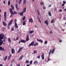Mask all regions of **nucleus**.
Returning <instances> with one entry per match:
<instances>
[{"instance_id":"f704fd0d","label":"nucleus","mask_w":66,"mask_h":66,"mask_svg":"<svg viewBox=\"0 0 66 66\" xmlns=\"http://www.w3.org/2000/svg\"><path fill=\"white\" fill-rule=\"evenodd\" d=\"M38 63V62L37 61H35L34 63V64H35L36 63Z\"/></svg>"},{"instance_id":"1a4fd4ad","label":"nucleus","mask_w":66,"mask_h":66,"mask_svg":"<svg viewBox=\"0 0 66 66\" xmlns=\"http://www.w3.org/2000/svg\"><path fill=\"white\" fill-rule=\"evenodd\" d=\"M0 50H1V51H5V49L3 48L2 47L0 46Z\"/></svg>"},{"instance_id":"473e14b6","label":"nucleus","mask_w":66,"mask_h":66,"mask_svg":"<svg viewBox=\"0 0 66 66\" xmlns=\"http://www.w3.org/2000/svg\"><path fill=\"white\" fill-rule=\"evenodd\" d=\"M4 39H3V42H5V38H6V37H4Z\"/></svg>"},{"instance_id":"3c124183","label":"nucleus","mask_w":66,"mask_h":66,"mask_svg":"<svg viewBox=\"0 0 66 66\" xmlns=\"http://www.w3.org/2000/svg\"><path fill=\"white\" fill-rule=\"evenodd\" d=\"M19 39V37H17L16 38V40H18V39Z\"/></svg>"},{"instance_id":"0e129e2a","label":"nucleus","mask_w":66,"mask_h":66,"mask_svg":"<svg viewBox=\"0 0 66 66\" xmlns=\"http://www.w3.org/2000/svg\"><path fill=\"white\" fill-rule=\"evenodd\" d=\"M46 9V8L45 7H44L43 8V9Z\"/></svg>"},{"instance_id":"72a5a7b5","label":"nucleus","mask_w":66,"mask_h":66,"mask_svg":"<svg viewBox=\"0 0 66 66\" xmlns=\"http://www.w3.org/2000/svg\"><path fill=\"white\" fill-rule=\"evenodd\" d=\"M7 56H6L5 58L4 59V61H6V59H7Z\"/></svg>"},{"instance_id":"bb28decb","label":"nucleus","mask_w":66,"mask_h":66,"mask_svg":"<svg viewBox=\"0 0 66 66\" xmlns=\"http://www.w3.org/2000/svg\"><path fill=\"white\" fill-rule=\"evenodd\" d=\"M33 32H34V31H29V34H32V33H33Z\"/></svg>"},{"instance_id":"6ab92c4d","label":"nucleus","mask_w":66,"mask_h":66,"mask_svg":"<svg viewBox=\"0 0 66 66\" xmlns=\"http://www.w3.org/2000/svg\"><path fill=\"white\" fill-rule=\"evenodd\" d=\"M37 41L39 42H40V43H43V41L42 40H39L38 39H37Z\"/></svg>"},{"instance_id":"c85d7f7f","label":"nucleus","mask_w":66,"mask_h":66,"mask_svg":"<svg viewBox=\"0 0 66 66\" xmlns=\"http://www.w3.org/2000/svg\"><path fill=\"white\" fill-rule=\"evenodd\" d=\"M34 54H36L37 53V50H35L34 51Z\"/></svg>"},{"instance_id":"a878e982","label":"nucleus","mask_w":66,"mask_h":66,"mask_svg":"<svg viewBox=\"0 0 66 66\" xmlns=\"http://www.w3.org/2000/svg\"><path fill=\"white\" fill-rule=\"evenodd\" d=\"M11 56H12V54H10L9 56L8 57V59H11Z\"/></svg>"},{"instance_id":"ddd939ff","label":"nucleus","mask_w":66,"mask_h":66,"mask_svg":"<svg viewBox=\"0 0 66 66\" xmlns=\"http://www.w3.org/2000/svg\"><path fill=\"white\" fill-rule=\"evenodd\" d=\"M21 42L23 43H26V41L22 39L21 40Z\"/></svg>"},{"instance_id":"7c9ffc66","label":"nucleus","mask_w":66,"mask_h":66,"mask_svg":"<svg viewBox=\"0 0 66 66\" xmlns=\"http://www.w3.org/2000/svg\"><path fill=\"white\" fill-rule=\"evenodd\" d=\"M37 18L38 19L39 21L40 22V23H41V21L40 20V19L39 18V17H37Z\"/></svg>"},{"instance_id":"9b49d317","label":"nucleus","mask_w":66,"mask_h":66,"mask_svg":"<svg viewBox=\"0 0 66 66\" xmlns=\"http://www.w3.org/2000/svg\"><path fill=\"white\" fill-rule=\"evenodd\" d=\"M3 42L2 40H0V46H1L3 44Z\"/></svg>"},{"instance_id":"2f4dec72","label":"nucleus","mask_w":66,"mask_h":66,"mask_svg":"<svg viewBox=\"0 0 66 66\" xmlns=\"http://www.w3.org/2000/svg\"><path fill=\"white\" fill-rule=\"evenodd\" d=\"M38 43H37L36 44H34V46H38Z\"/></svg>"},{"instance_id":"79ce46f5","label":"nucleus","mask_w":66,"mask_h":66,"mask_svg":"<svg viewBox=\"0 0 66 66\" xmlns=\"http://www.w3.org/2000/svg\"><path fill=\"white\" fill-rule=\"evenodd\" d=\"M11 30L12 31H13L14 30V28L13 27L12 28H11Z\"/></svg>"},{"instance_id":"b1692460","label":"nucleus","mask_w":66,"mask_h":66,"mask_svg":"<svg viewBox=\"0 0 66 66\" xmlns=\"http://www.w3.org/2000/svg\"><path fill=\"white\" fill-rule=\"evenodd\" d=\"M26 10H27V8L26 7L24 8L23 9V12H24V13H26Z\"/></svg>"},{"instance_id":"e2e57ef3","label":"nucleus","mask_w":66,"mask_h":66,"mask_svg":"<svg viewBox=\"0 0 66 66\" xmlns=\"http://www.w3.org/2000/svg\"><path fill=\"white\" fill-rule=\"evenodd\" d=\"M30 65V64H29L27 65L26 66H29Z\"/></svg>"},{"instance_id":"6e6d98bb","label":"nucleus","mask_w":66,"mask_h":66,"mask_svg":"<svg viewBox=\"0 0 66 66\" xmlns=\"http://www.w3.org/2000/svg\"><path fill=\"white\" fill-rule=\"evenodd\" d=\"M51 5L50 4L48 6V7H51Z\"/></svg>"},{"instance_id":"4d7b16f0","label":"nucleus","mask_w":66,"mask_h":66,"mask_svg":"<svg viewBox=\"0 0 66 66\" xmlns=\"http://www.w3.org/2000/svg\"><path fill=\"white\" fill-rule=\"evenodd\" d=\"M13 16V15H10V18H12V16Z\"/></svg>"},{"instance_id":"cd10ccee","label":"nucleus","mask_w":66,"mask_h":66,"mask_svg":"<svg viewBox=\"0 0 66 66\" xmlns=\"http://www.w3.org/2000/svg\"><path fill=\"white\" fill-rule=\"evenodd\" d=\"M8 41L9 42V43H11V39H10V38H9L8 39Z\"/></svg>"},{"instance_id":"864d4df0","label":"nucleus","mask_w":66,"mask_h":66,"mask_svg":"<svg viewBox=\"0 0 66 66\" xmlns=\"http://www.w3.org/2000/svg\"><path fill=\"white\" fill-rule=\"evenodd\" d=\"M50 33L51 34H52V33H53V32H52V31H50Z\"/></svg>"},{"instance_id":"a211bd4d","label":"nucleus","mask_w":66,"mask_h":66,"mask_svg":"<svg viewBox=\"0 0 66 66\" xmlns=\"http://www.w3.org/2000/svg\"><path fill=\"white\" fill-rule=\"evenodd\" d=\"M44 54H43L42 55L41 57H42V60H44Z\"/></svg>"},{"instance_id":"13d9d810","label":"nucleus","mask_w":66,"mask_h":66,"mask_svg":"<svg viewBox=\"0 0 66 66\" xmlns=\"http://www.w3.org/2000/svg\"><path fill=\"white\" fill-rule=\"evenodd\" d=\"M56 10H57V9L55 8L54 9V11H56Z\"/></svg>"},{"instance_id":"680f3d73","label":"nucleus","mask_w":66,"mask_h":66,"mask_svg":"<svg viewBox=\"0 0 66 66\" xmlns=\"http://www.w3.org/2000/svg\"><path fill=\"white\" fill-rule=\"evenodd\" d=\"M64 11H66V8L63 10Z\"/></svg>"},{"instance_id":"a19ab883","label":"nucleus","mask_w":66,"mask_h":66,"mask_svg":"<svg viewBox=\"0 0 66 66\" xmlns=\"http://www.w3.org/2000/svg\"><path fill=\"white\" fill-rule=\"evenodd\" d=\"M53 22H54V19H53L51 21V23H53Z\"/></svg>"},{"instance_id":"c9c22d12","label":"nucleus","mask_w":66,"mask_h":66,"mask_svg":"<svg viewBox=\"0 0 66 66\" xmlns=\"http://www.w3.org/2000/svg\"><path fill=\"white\" fill-rule=\"evenodd\" d=\"M23 20H24L26 19V17L25 16L23 17L22 19Z\"/></svg>"},{"instance_id":"de8ad7c7","label":"nucleus","mask_w":66,"mask_h":66,"mask_svg":"<svg viewBox=\"0 0 66 66\" xmlns=\"http://www.w3.org/2000/svg\"><path fill=\"white\" fill-rule=\"evenodd\" d=\"M44 3L43 2H41L40 3V4L41 5H43Z\"/></svg>"},{"instance_id":"f3484780","label":"nucleus","mask_w":66,"mask_h":66,"mask_svg":"<svg viewBox=\"0 0 66 66\" xmlns=\"http://www.w3.org/2000/svg\"><path fill=\"white\" fill-rule=\"evenodd\" d=\"M15 28H18V25H17V23H15Z\"/></svg>"},{"instance_id":"c756f323","label":"nucleus","mask_w":66,"mask_h":66,"mask_svg":"<svg viewBox=\"0 0 66 66\" xmlns=\"http://www.w3.org/2000/svg\"><path fill=\"white\" fill-rule=\"evenodd\" d=\"M48 14L50 16H51V12H49L48 13Z\"/></svg>"},{"instance_id":"4be33fe9","label":"nucleus","mask_w":66,"mask_h":66,"mask_svg":"<svg viewBox=\"0 0 66 66\" xmlns=\"http://www.w3.org/2000/svg\"><path fill=\"white\" fill-rule=\"evenodd\" d=\"M26 64H29L30 63V61L28 60H26Z\"/></svg>"},{"instance_id":"09e8293b","label":"nucleus","mask_w":66,"mask_h":66,"mask_svg":"<svg viewBox=\"0 0 66 66\" xmlns=\"http://www.w3.org/2000/svg\"><path fill=\"white\" fill-rule=\"evenodd\" d=\"M59 43H61L62 42V40H60V39H59Z\"/></svg>"},{"instance_id":"20e7f679","label":"nucleus","mask_w":66,"mask_h":66,"mask_svg":"<svg viewBox=\"0 0 66 66\" xmlns=\"http://www.w3.org/2000/svg\"><path fill=\"white\" fill-rule=\"evenodd\" d=\"M6 12H5L4 14V18L5 19V21H6Z\"/></svg>"},{"instance_id":"f257e3e1","label":"nucleus","mask_w":66,"mask_h":66,"mask_svg":"<svg viewBox=\"0 0 66 66\" xmlns=\"http://www.w3.org/2000/svg\"><path fill=\"white\" fill-rule=\"evenodd\" d=\"M11 7L12 8L9 9L10 11V14L12 15H15V14H17V12H16L15 11H13V10H14V7L13 6V5H11Z\"/></svg>"},{"instance_id":"8fccbe9b","label":"nucleus","mask_w":66,"mask_h":66,"mask_svg":"<svg viewBox=\"0 0 66 66\" xmlns=\"http://www.w3.org/2000/svg\"><path fill=\"white\" fill-rule=\"evenodd\" d=\"M59 12H62V9L60 10L59 11Z\"/></svg>"},{"instance_id":"6e6552de","label":"nucleus","mask_w":66,"mask_h":66,"mask_svg":"<svg viewBox=\"0 0 66 66\" xmlns=\"http://www.w3.org/2000/svg\"><path fill=\"white\" fill-rule=\"evenodd\" d=\"M22 48H23V47L20 48L19 49V50L18 51V53H19L22 50Z\"/></svg>"},{"instance_id":"58836bf2","label":"nucleus","mask_w":66,"mask_h":66,"mask_svg":"<svg viewBox=\"0 0 66 66\" xmlns=\"http://www.w3.org/2000/svg\"><path fill=\"white\" fill-rule=\"evenodd\" d=\"M26 0H24L23 1V4H26Z\"/></svg>"},{"instance_id":"f03ea898","label":"nucleus","mask_w":66,"mask_h":66,"mask_svg":"<svg viewBox=\"0 0 66 66\" xmlns=\"http://www.w3.org/2000/svg\"><path fill=\"white\" fill-rule=\"evenodd\" d=\"M54 51H55V48H54L53 50H52H52H51L50 51V52H49V56H50V54L51 53H52V54H53V53H54Z\"/></svg>"},{"instance_id":"4c0bfd02","label":"nucleus","mask_w":66,"mask_h":66,"mask_svg":"<svg viewBox=\"0 0 66 66\" xmlns=\"http://www.w3.org/2000/svg\"><path fill=\"white\" fill-rule=\"evenodd\" d=\"M37 57L38 59H40V55L37 56Z\"/></svg>"},{"instance_id":"338daca9","label":"nucleus","mask_w":66,"mask_h":66,"mask_svg":"<svg viewBox=\"0 0 66 66\" xmlns=\"http://www.w3.org/2000/svg\"><path fill=\"white\" fill-rule=\"evenodd\" d=\"M0 66H3V65H2V64H0Z\"/></svg>"},{"instance_id":"c03bdc74","label":"nucleus","mask_w":66,"mask_h":66,"mask_svg":"<svg viewBox=\"0 0 66 66\" xmlns=\"http://www.w3.org/2000/svg\"><path fill=\"white\" fill-rule=\"evenodd\" d=\"M63 4H66V1H63Z\"/></svg>"},{"instance_id":"a18cd8bd","label":"nucleus","mask_w":66,"mask_h":66,"mask_svg":"<svg viewBox=\"0 0 66 66\" xmlns=\"http://www.w3.org/2000/svg\"><path fill=\"white\" fill-rule=\"evenodd\" d=\"M32 62H33L32 61H30V63L29 64H32Z\"/></svg>"},{"instance_id":"69168bd1","label":"nucleus","mask_w":66,"mask_h":66,"mask_svg":"<svg viewBox=\"0 0 66 66\" xmlns=\"http://www.w3.org/2000/svg\"><path fill=\"white\" fill-rule=\"evenodd\" d=\"M17 66H20V65H19L18 64H17Z\"/></svg>"},{"instance_id":"5fc2aeb1","label":"nucleus","mask_w":66,"mask_h":66,"mask_svg":"<svg viewBox=\"0 0 66 66\" xmlns=\"http://www.w3.org/2000/svg\"><path fill=\"white\" fill-rule=\"evenodd\" d=\"M64 5H64V4H62V6H64Z\"/></svg>"},{"instance_id":"ea45409f","label":"nucleus","mask_w":66,"mask_h":66,"mask_svg":"<svg viewBox=\"0 0 66 66\" xmlns=\"http://www.w3.org/2000/svg\"><path fill=\"white\" fill-rule=\"evenodd\" d=\"M47 43H48V41H45L44 42V44H45V45H46V44H47Z\"/></svg>"},{"instance_id":"2eb2a0df","label":"nucleus","mask_w":66,"mask_h":66,"mask_svg":"<svg viewBox=\"0 0 66 66\" xmlns=\"http://www.w3.org/2000/svg\"><path fill=\"white\" fill-rule=\"evenodd\" d=\"M15 6L17 10H20V9L18 7V5L17 4H16L15 5Z\"/></svg>"},{"instance_id":"052dcab7","label":"nucleus","mask_w":66,"mask_h":66,"mask_svg":"<svg viewBox=\"0 0 66 66\" xmlns=\"http://www.w3.org/2000/svg\"><path fill=\"white\" fill-rule=\"evenodd\" d=\"M3 3H4V4H5V1H3Z\"/></svg>"},{"instance_id":"4468645a","label":"nucleus","mask_w":66,"mask_h":66,"mask_svg":"<svg viewBox=\"0 0 66 66\" xmlns=\"http://www.w3.org/2000/svg\"><path fill=\"white\" fill-rule=\"evenodd\" d=\"M44 23H45V24H46L47 26H48V20H46L45 21Z\"/></svg>"},{"instance_id":"49530a36","label":"nucleus","mask_w":66,"mask_h":66,"mask_svg":"<svg viewBox=\"0 0 66 66\" xmlns=\"http://www.w3.org/2000/svg\"><path fill=\"white\" fill-rule=\"evenodd\" d=\"M14 59L13 60H12L11 61V63H13V62H14Z\"/></svg>"},{"instance_id":"774afa93","label":"nucleus","mask_w":66,"mask_h":66,"mask_svg":"<svg viewBox=\"0 0 66 66\" xmlns=\"http://www.w3.org/2000/svg\"><path fill=\"white\" fill-rule=\"evenodd\" d=\"M13 66V64H11L10 65V66Z\"/></svg>"},{"instance_id":"dca6fc26","label":"nucleus","mask_w":66,"mask_h":66,"mask_svg":"<svg viewBox=\"0 0 66 66\" xmlns=\"http://www.w3.org/2000/svg\"><path fill=\"white\" fill-rule=\"evenodd\" d=\"M23 56H24L23 55H22L21 56H20V57L19 59V60H21V59H22L23 57Z\"/></svg>"},{"instance_id":"39448f33","label":"nucleus","mask_w":66,"mask_h":66,"mask_svg":"<svg viewBox=\"0 0 66 66\" xmlns=\"http://www.w3.org/2000/svg\"><path fill=\"white\" fill-rule=\"evenodd\" d=\"M34 42H32L30 44H29L28 46H29V47H30L31 46H34Z\"/></svg>"},{"instance_id":"f8f14e48","label":"nucleus","mask_w":66,"mask_h":66,"mask_svg":"<svg viewBox=\"0 0 66 66\" xmlns=\"http://www.w3.org/2000/svg\"><path fill=\"white\" fill-rule=\"evenodd\" d=\"M24 13V12L23 11H22V12L19 13V14L20 15V16H22V15H23V14Z\"/></svg>"},{"instance_id":"393cba45","label":"nucleus","mask_w":66,"mask_h":66,"mask_svg":"<svg viewBox=\"0 0 66 66\" xmlns=\"http://www.w3.org/2000/svg\"><path fill=\"white\" fill-rule=\"evenodd\" d=\"M10 4H11V2H10V1L9 0L8 2V5H10Z\"/></svg>"},{"instance_id":"603ef678","label":"nucleus","mask_w":66,"mask_h":66,"mask_svg":"<svg viewBox=\"0 0 66 66\" xmlns=\"http://www.w3.org/2000/svg\"><path fill=\"white\" fill-rule=\"evenodd\" d=\"M16 22H17V20L15 19L14 21V22H15V23H16Z\"/></svg>"},{"instance_id":"bf43d9fd","label":"nucleus","mask_w":66,"mask_h":66,"mask_svg":"<svg viewBox=\"0 0 66 66\" xmlns=\"http://www.w3.org/2000/svg\"><path fill=\"white\" fill-rule=\"evenodd\" d=\"M50 60V58H48V59L47 61H49Z\"/></svg>"},{"instance_id":"0eeeda50","label":"nucleus","mask_w":66,"mask_h":66,"mask_svg":"<svg viewBox=\"0 0 66 66\" xmlns=\"http://www.w3.org/2000/svg\"><path fill=\"white\" fill-rule=\"evenodd\" d=\"M15 50L14 49H11V53L12 54H13L15 53Z\"/></svg>"},{"instance_id":"423d86ee","label":"nucleus","mask_w":66,"mask_h":66,"mask_svg":"<svg viewBox=\"0 0 66 66\" xmlns=\"http://www.w3.org/2000/svg\"><path fill=\"white\" fill-rule=\"evenodd\" d=\"M12 22H13V20H11L10 21V22L9 23L8 25V27H10V25L12 24Z\"/></svg>"},{"instance_id":"37998d69","label":"nucleus","mask_w":66,"mask_h":66,"mask_svg":"<svg viewBox=\"0 0 66 66\" xmlns=\"http://www.w3.org/2000/svg\"><path fill=\"white\" fill-rule=\"evenodd\" d=\"M22 1V0H20L19 1V4H20V3Z\"/></svg>"},{"instance_id":"9d476101","label":"nucleus","mask_w":66,"mask_h":66,"mask_svg":"<svg viewBox=\"0 0 66 66\" xmlns=\"http://www.w3.org/2000/svg\"><path fill=\"white\" fill-rule=\"evenodd\" d=\"M29 40V35L27 36L26 37V41L28 42Z\"/></svg>"},{"instance_id":"7ed1b4c3","label":"nucleus","mask_w":66,"mask_h":66,"mask_svg":"<svg viewBox=\"0 0 66 66\" xmlns=\"http://www.w3.org/2000/svg\"><path fill=\"white\" fill-rule=\"evenodd\" d=\"M4 36V34H0V40H2L3 39Z\"/></svg>"},{"instance_id":"5701e85b","label":"nucleus","mask_w":66,"mask_h":66,"mask_svg":"<svg viewBox=\"0 0 66 66\" xmlns=\"http://www.w3.org/2000/svg\"><path fill=\"white\" fill-rule=\"evenodd\" d=\"M22 25L23 26H24L26 25V21H24L23 22V23L22 24Z\"/></svg>"},{"instance_id":"412c9836","label":"nucleus","mask_w":66,"mask_h":66,"mask_svg":"<svg viewBox=\"0 0 66 66\" xmlns=\"http://www.w3.org/2000/svg\"><path fill=\"white\" fill-rule=\"evenodd\" d=\"M29 22H33V19H29Z\"/></svg>"},{"instance_id":"e433bc0d","label":"nucleus","mask_w":66,"mask_h":66,"mask_svg":"<svg viewBox=\"0 0 66 66\" xmlns=\"http://www.w3.org/2000/svg\"><path fill=\"white\" fill-rule=\"evenodd\" d=\"M37 12L38 15H40V14H39V12L38 11V10H37Z\"/></svg>"},{"instance_id":"aec40b11","label":"nucleus","mask_w":66,"mask_h":66,"mask_svg":"<svg viewBox=\"0 0 66 66\" xmlns=\"http://www.w3.org/2000/svg\"><path fill=\"white\" fill-rule=\"evenodd\" d=\"M3 25L4 26H6V23L4 22V21H3Z\"/></svg>"}]
</instances>
